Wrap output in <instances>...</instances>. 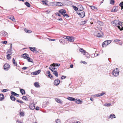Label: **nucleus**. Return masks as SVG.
Wrapping results in <instances>:
<instances>
[{
    "label": "nucleus",
    "mask_w": 123,
    "mask_h": 123,
    "mask_svg": "<svg viewBox=\"0 0 123 123\" xmlns=\"http://www.w3.org/2000/svg\"><path fill=\"white\" fill-rule=\"evenodd\" d=\"M25 4L28 7H29L31 6V5L30 3L27 2H25Z\"/></svg>",
    "instance_id": "obj_31"
},
{
    "label": "nucleus",
    "mask_w": 123,
    "mask_h": 123,
    "mask_svg": "<svg viewBox=\"0 0 123 123\" xmlns=\"http://www.w3.org/2000/svg\"><path fill=\"white\" fill-rule=\"evenodd\" d=\"M73 67V64H71L70 65V67L71 68H72Z\"/></svg>",
    "instance_id": "obj_63"
},
{
    "label": "nucleus",
    "mask_w": 123,
    "mask_h": 123,
    "mask_svg": "<svg viewBox=\"0 0 123 123\" xmlns=\"http://www.w3.org/2000/svg\"><path fill=\"white\" fill-rule=\"evenodd\" d=\"M97 36L98 37H101L102 36V35L100 33H98Z\"/></svg>",
    "instance_id": "obj_38"
},
{
    "label": "nucleus",
    "mask_w": 123,
    "mask_h": 123,
    "mask_svg": "<svg viewBox=\"0 0 123 123\" xmlns=\"http://www.w3.org/2000/svg\"><path fill=\"white\" fill-rule=\"evenodd\" d=\"M11 54H8L7 56V58L8 59H10L11 58V56H10Z\"/></svg>",
    "instance_id": "obj_40"
},
{
    "label": "nucleus",
    "mask_w": 123,
    "mask_h": 123,
    "mask_svg": "<svg viewBox=\"0 0 123 123\" xmlns=\"http://www.w3.org/2000/svg\"><path fill=\"white\" fill-rule=\"evenodd\" d=\"M12 62H13V63L14 64V65L16 66H17V63L15 62V59L14 58H13V59Z\"/></svg>",
    "instance_id": "obj_37"
},
{
    "label": "nucleus",
    "mask_w": 123,
    "mask_h": 123,
    "mask_svg": "<svg viewBox=\"0 0 123 123\" xmlns=\"http://www.w3.org/2000/svg\"><path fill=\"white\" fill-rule=\"evenodd\" d=\"M122 25H123V22H120V21L119 25H117V27H118V29H119L120 30H121V29L123 28Z\"/></svg>",
    "instance_id": "obj_9"
},
{
    "label": "nucleus",
    "mask_w": 123,
    "mask_h": 123,
    "mask_svg": "<svg viewBox=\"0 0 123 123\" xmlns=\"http://www.w3.org/2000/svg\"><path fill=\"white\" fill-rule=\"evenodd\" d=\"M4 70H7L10 68V65L6 63L4 65Z\"/></svg>",
    "instance_id": "obj_8"
},
{
    "label": "nucleus",
    "mask_w": 123,
    "mask_h": 123,
    "mask_svg": "<svg viewBox=\"0 0 123 123\" xmlns=\"http://www.w3.org/2000/svg\"><path fill=\"white\" fill-rule=\"evenodd\" d=\"M41 70H39L38 71L35 72L33 73V74L34 75H37L39 74Z\"/></svg>",
    "instance_id": "obj_15"
},
{
    "label": "nucleus",
    "mask_w": 123,
    "mask_h": 123,
    "mask_svg": "<svg viewBox=\"0 0 123 123\" xmlns=\"http://www.w3.org/2000/svg\"><path fill=\"white\" fill-rule=\"evenodd\" d=\"M82 101H81L79 99H76L75 102L77 104H81V102Z\"/></svg>",
    "instance_id": "obj_18"
},
{
    "label": "nucleus",
    "mask_w": 123,
    "mask_h": 123,
    "mask_svg": "<svg viewBox=\"0 0 123 123\" xmlns=\"http://www.w3.org/2000/svg\"><path fill=\"white\" fill-rule=\"evenodd\" d=\"M24 31L28 33H30L32 32V31L31 30H28L26 29H24Z\"/></svg>",
    "instance_id": "obj_29"
},
{
    "label": "nucleus",
    "mask_w": 123,
    "mask_h": 123,
    "mask_svg": "<svg viewBox=\"0 0 123 123\" xmlns=\"http://www.w3.org/2000/svg\"><path fill=\"white\" fill-rule=\"evenodd\" d=\"M111 104L110 103L109 104H105L104 105L105 106H108L111 105Z\"/></svg>",
    "instance_id": "obj_44"
},
{
    "label": "nucleus",
    "mask_w": 123,
    "mask_h": 123,
    "mask_svg": "<svg viewBox=\"0 0 123 123\" xmlns=\"http://www.w3.org/2000/svg\"><path fill=\"white\" fill-rule=\"evenodd\" d=\"M67 99H68L71 101H74L75 100V99L74 98L69 97H68Z\"/></svg>",
    "instance_id": "obj_22"
},
{
    "label": "nucleus",
    "mask_w": 123,
    "mask_h": 123,
    "mask_svg": "<svg viewBox=\"0 0 123 123\" xmlns=\"http://www.w3.org/2000/svg\"><path fill=\"white\" fill-rule=\"evenodd\" d=\"M72 6V7L74 9L75 11H77V10H78V8H77L74 5Z\"/></svg>",
    "instance_id": "obj_35"
},
{
    "label": "nucleus",
    "mask_w": 123,
    "mask_h": 123,
    "mask_svg": "<svg viewBox=\"0 0 123 123\" xmlns=\"http://www.w3.org/2000/svg\"><path fill=\"white\" fill-rule=\"evenodd\" d=\"M116 7H113L112 10L111 11V12H116L117 11V10L116 9Z\"/></svg>",
    "instance_id": "obj_25"
},
{
    "label": "nucleus",
    "mask_w": 123,
    "mask_h": 123,
    "mask_svg": "<svg viewBox=\"0 0 123 123\" xmlns=\"http://www.w3.org/2000/svg\"><path fill=\"white\" fill-rule=\"evenodd\" d=\"M47 73L49 75L50 74V72L49 71H47Z\"/></svg>",
    "instance_id": "obj_61"
},
{
    "label": "nucleus",
    "mask_w": 123,
    "mask_h": 123,
    "mask_svg": "<svg viewBox=\"0 0 123 123\" xmlns=\"http://www.w3.org/2000/svg\"><path fill=\"white\" fill-rule=\"evenodd\" d=\"M68 36H64L63 37V38L65 39H67L68 37H68Z\"/></svg>",
    "instance_id": "obj_60"
},
{
    "label": "nucleus",
    "mask_w": 123,
    "mask_h": 123,
    "mask_svg": "<svg viewBox=\"0 0 123 123\" xmlns=\"http://www.w3.org/2000/svg\"><path fill=\"white\" fill-rule=\"evenodd\" d=\"M111 41H112L111 40H106L102 43V46H104V45L105 46H106L111 43Z\"/></svg>",
    "instance_id": "obj_5"
},
{
    "label": "nucleus",
    "mask_w": 123,
    "mask_h": 123,
    "mask_svg": "<svg viewBox=\"0 0 123 123\" xmlns=\"http://www.w3.org/2000/svg\"><path fill=\"white\" fill-rule=\"evenodd\" d=\"M55 122L56 123H60L61 121L59 119H57L56 121Z\"/></svg>",
    "instance_id": "obj_46"
},
{
    "label": "nucleus",
    "mask_w": 123,
    "mask_h": 123,
    "mask_svg": "<svg viewBox=\"0 0 123 123\" xmlns=\"http://www.w3.org/2000/svg\"><path fill=\"white\" fill-rule=\"evenodd\" d=\"M4 98V96L2 94H0V101L2 100Z\"/></svg>",
    "instance_id": "obj_26"
},
{
    "label": "nucleus",
    "mask_w": 123,
    "mask_h": 123,
    "mask_svg": "<svg viewBox=\"0 0 123 123\" xmlns=\"http://www.w3.org/2000/svg\"><path fill=\"white\" fill-rule=\"evenodd\" d=\"M35 109L37 110H39V108L37 106L36 107Z\"/></svg>",
    "instance_id": "obj_54"
},
{
    "label": "nucleus",
    "mask_w": 123,
    "mask_h": 123,
    "mask_svg": "<svg viewBox=\"0 0 123 123\" xmlns=\"http://www.w3.org/2000/svg\"><path fill=\"white\" fill-rule=\"evenodd\" d=\"M49 69L53 72V73L54 72V70L53 69V68L51 66L50 67H49Z\"/></svg>",
    "instance_id": "obj_41"
},
{
    "label": "nucleus",
    "mask_w": 123,
    "mask_h": 123,
    "mask_svg": "<svg viewBox=\"0 0 123 123\" xmlns=\"http://www.w3.org/2000/svg\"><path fill=\"white\" fill-rule=\"evenodd\" d=\"M98 29L99 30H101L102 28H101V27H100V28H98V27H96V29Z\"/></svg>",
    "instance_id": "obj_58"
},
{
    "label": "nucleus",
    "mask_w": 123,
    "mask_h": 123,
    "mask_svg": "<svg viewBox=\"0 0 123 123\" xmlns=\"http://www.w3.org/2000/svg\"><path fill=\"white\" fill-rule=\"evenodd\" d=\"M55 101L57 102L60 103H61V100L60 99L56 98L55 99Z\"/></svg>",
    "instance_id": "obj_34"
},
{
    "label": "nucleus",
    "mask_w": 123,
    "mask_h": 123,
    "mask_svg": "<svg viewBox=\"0 0 123 123\" xmlns=\"http://www.w3.org/2000/svg\"><path fill=\"white\" fill-rule=\"evenodd\" d=\"M51 66L52 67L53 69L54 70H56V69L57 68H55V67H54V65H51Z\"/></svg>",
    "instance_id": "obj_43"
},
{
    "label": "nucleus",
    "mask_w": 123,
    "mask_h": 123,
    "mask_svg": "<svg viewBox=\"0 0 123 123\" xmlns=\"http://www.w3.org/2000/svg\"><path fill=\"white\" fill-rule=\"evenodd\" d=\"M90 7H91V8L92 10L94 9H97V7H96L95 6H90Z\"/></svg>",
    "instance_id": "obj_32"
},
{
    "label": "nucleus",
    "mask_w": 123,
    "mask_h": 123,
    "mask_svg": "<svg viewBox=\"0 0 123 123\" xmlns=\"http://www.w3.org/2000/svg\"><path fill=\"white\" fill-rule=\"evenodd\" d=\"M24 114V113L23 112H21L20 113V115L21 116H23Z\"/></svg>",
    "instance_id": "obj_47"
},
{
    "label": "nucleus",
    "mask_w": 123,
    "mask_h": 123,
    "mask_svg": "<svg viewBox=\"0 0 123 123\" xmlns=\"http://www.w3.org/2000/svg\"><path fill=\"white\" fill-rule=\"evenodd\" d=\"M48 39L50 41H54L55 40V39H51L49 38H48Z\"/></svg>",
    "instance_id": "obj_53"
},
{
    "label": "nucleus",
    "mask_w": 123,
    "mask_h": 123,
    "mask_svg": "<svg viewBox=\"0 0 123 123\" xmlns=\"http://www.w3.org/2000/svg\"><path fill=\"white\" fill-rule=\"evenodd\" d=\"M51 65H54V66L55 67H59L60 65V64L59 63H53Z\"/></svg>",
    "instance_id": "obj_28"
},
{
    "label": "nucleus",
    "mask_w": 123,
    "mask_h": 123,
    "mask_svg": "<svg viewBox=\"0 0 123 123\" xmlns=\"http://www.w3.org/2000/svg\"><path fill=\"white\" fill-rule=\"evenodd\" d=\"M110 3L112 5H113L114 3V1L113 0H110Z\"/></svg>",
    "instance_id": "obj_42"
},
{
    "label": "nucleus",
    "mask_w": 123,
    "mask_h": 123,
    "mask_svg": "<svg viewBox=\"0 0 123 123\" xmlns=\"http://www.w3.org/2000/svg\"><path fill=\"white\" fill-rule=\"evenodd\" d=\"M119 71L117 68L116 69H115L113 71L112 73L113 75L114 76H117L119 75Z\"/></svg>",
    "instance_id": "obj_3"
},
{
    "label": "nucleus",
    "mask_w": 123,
    "mask_h": 123,
    "mask_svg": "<svg viewBox=\"0 0 123 123\" xmlns=\"http://www.w3.org/2000/svg\"><path fill=\"white\" fill-rule=\"evenodd\" d=\"M34 85L36 87H39L40 86L39 84L37 82L35 83Z\"/></svg>",
    "instance_id": "obj_20"
},
{
    "label": "nucleus",
    "mask_w": 123,
    "mask_h": 123,
    "mask_svg": "<svg viewBox=\"0 0 123 123\" xmlns=\"http://www.w3.org/2000/svg\"><path fill=\"white\" fill-rule=\"evenodd\" d=\"M116 117L115 115L112 114H111L110 116L108 117V118H111V119H113V118H115Z\"/></svg>",
    "instance_id": "obj_17"
},
{
    "label": "nucleus",
    "mask_w": 123,
    "mask_h": 123,
    "mask_svg": "<svg viewBox=\"0 0 123 123\" xmlns=\"http://www.w3.org/2000/svg\"><path fill=\"white\" fill-rule=\"evenodd\" d=\"M105 93L104 92H102L100 93L101 94V96H102L103 95H104V94Z\"/></svg>",
    "instance_id": "obj_55"
},
{
    "label": "nucleus",
    "mask_w": 123,
    "mask_h": 123,
    "mask_svg": "<svg viewBox=\"0 0 123 123\" xmlns=\"http://www.w3.org/2000/svg\"><path fill=\"white\" fill-rule=\"evenodd\" d=\"M79 50L80 52H81L83 53V54L85 55L86 57L87 58H89L90 57L89 54L86 51L83 49L80 48Z\"/></svg>",
    "instance_id": "obj_2"
},
{
    "label": "nucleus",
    "mask_w": 123,
    "mask_h": 123,
    "mask_svg": "<svg viewBox=\"0 0 123 123\" xmlns=\"http://www.w3.org/2000/svg\"><path fill=\"white\" fill-rule=\"evenodd\" d=\"M82 62L84 64H87V62H85L83 61Z\"/></svg>",
    "instance_id": "obj_62"
},
{
    "label": "nucleus",
    "mask_w": 123,
    "mask_h": 123,
    "mask_svg": "<svg viewBox=\"0 0 123 123\" xmlns=\"http://www.w3.org/2000/svg\"><path fill=\"white\" fill-rule=\"evenodd\" d=\"M66 77V76L63 75L61 77V79H64Z\"/></svg>",
    "instance_id": "obj_48"
},
{
    "label": "nucleus",
    "mask_w": 123,
    "mask_h": 123,
    "mask_svg": "<svg viewBox=\"0 0 123 123\" xmlns=\"http://www.w3.org/2000/svg\"><path fill=\"white\" fill-rule=\"evenodd\" d=\"M16 101L17 102L19 103H20L22 104L23 103V102L21 100H17Z\"/></svg>",
    "instance_id": "obj_45"
},
{
    "label": "nucleus",
    "mask_w": 123,
    "mask_h": 123,
    "mask_svg": "<svg viewBox=\"0 0 123 123\" xmlns=\"http://www.w3.org/2000/svg\"><path fill=\"white\" fill-rule=\"evenodd\" d=\"M68 38L67 40L69 42H72L74 41V38L73 37L71 36L70 37L68 36L67 37Z\"/></svg>",
    "instance_id": "obj_7"
},
{
    "label": "nucleus",
    "mask_w": 123,
    "mask_h": 123,
    "mask_svg": "<svg viewBox=\"0 0 123 123\" xmlns=\"http://www.w3.org/2000/svg\"><path fill=\"white\" fill-rule=\"evenodd\" d=\"M60 83V81L58 80H55L54 81V84L55 86H57L59 85Z\"/></svg>",
    "instance_id": "obj_10"
},
{
    "label": "nucleus",
    "mask_w": 123,
    "mask_h": 123,
    "mask_svg": "<svg viewBox=\"0 0 123 123\" xmlns=\"http://www.w3.org/2000/svg\"><path fill=\"white\" fill-rule=\"evenodd\" d=\"M7 91V89H4L2 91V92H5Z\"/></svg>",
    "instance_id": "obj_52"
},
{
    "label": "nucleus",
    "mask_w": 123,
    "mask_h": 123,
    "mask_svg": "<svg viewBox=\"0 0 123 123\" xmlns=\"http://www.w3.org/2000/svg\"><path fill=\"white\" fill-rule=\"evenodd\" d=\"M123 2H122L121 3H120L119 4V6L121 7V9L122 10L123 8Z\"/></svg>",
    "instance_id": "obj_33"
},
{
    "label": "nucleus",
    "mask_w": 123,
    "mask_h": 123,
    "mask_svg": "<svg viewBox=\"0 0 123 123\" xmlns=\"http://www.w3.org/2000/svg\"><path fill=\"white\" fill-rule=\"evenodd\" d=\"M27 67H25L23 68H22V69L23 70H25L27 69Z\"/></svg>",
    "instance_id": "obj_56"
},
{
    "label": "nucleus",
    "mask_w": 123,
    "mask_h": 123,
    "mask_svg": "<svg viewBox=\"0 0 123 123\" xmlns=\"http://www.w3.org/2000/svg\"><path fill=\"white\" fill-rule=\"evenodd\" d=\"M35 105L33 103H32L29 106V108L31 110H34L35 109Z\"/></svg>",
    "instance_id": "obj_11"
},
{
    "label": "nucleus",
    "mask_w": 123,
    "mask_h": 123,
    "mask_svg": "<svg viewBox=\"0 0 123 123\" xmlns=\"http://www.w3.org/2000/svg\"><path fill=\"white\" fill-rule=\"evenodd\" d=\"M55 4L56 6H62L63 5V4L62 3L59 2H56Z\"/></svg>",
    "instance_id": "obj_16"
},
{
    "label": "nucleus",
    "mask_w": 123,
    "mask_h": 123,
    "mask_svg": "<svg viewBox=\"0 0 123 123\" xmlns=\"http://www.w3.org/2000/svg\"><path fill=\"white\" fill-rule=\"evenodd\" d=\"M55 14L56 15L60 17L61 16V15L58 12H56L55 13Z\"/></svg>",
    "instance_id": "obj_50"
},
{
    "label": "nucleus",
    "mask_w": 123,
    "mask_h": 123,
    "mask_svg": "<svg viewBox=\"0 0 123 123\" xmlns=\"http://www.w3.org/2000/svg\"><path fill=\"white\" fill-rule=\"evenodd\" d=\"M7 43V42L6 41H5L2 42H1V43H2L6 44Z\"/></svg>",
    "instance_id": "obj_49"
},
{
    "label": "nucleus",
    "mask_w": 123,
    "mask_h": 123,
    "mask_svg": "<svg viewBox=\"0 0 123 123\" xmlns=\"http://www.w3.org/2000/svg\"><path fill=\"white\" fill-rule=\"evenodd\" d=\"M29 62H33V60L32 59H31L29 56L28 57L27 59Z\"/></svg>",
    "instance_id": "obj_30"
},
{
    "label": "nucleus",
    "mask_w": 123,
    "mask_h": 123,
    "mask_svg": "<svg viewBox=\"0 0 123 123\" xmlns=\"http://www.w3.org/2000/svg\"><path fill=\"white\" fill-rule=\"evenodd\" d=\"M22 98L23 99H24L25 100H28L27 98L25 96H23L22 97Z\"/></svg>",
    "instance_id": "obj_36"
},
{
    "label": "nucleus",
    "mask_w": 123,
    "mask_h": 123,
    "mask_svg": "<svg viewBox=\"0 0 123 123\" xmlns=\"http://www.w3.org/2000/svg\"><path fill=\"white\" fill-rule=\"evenodd\" d=\"M8 35V34L4 31H2L0 32V35L1 36H7Z\"/></svg>",
    "instance_id": "obj_6"
},
{
    "label": "nucleus",
    "mask_w": 123,
    "mask_h": 123,
    "mask_svg": "<svg viewBox=\"0 0 123 123\" xmlns=\"http://www.w3.org/2000/svg\"><path fill=\"white\" fill-rule=\"evenodd\" d=\"M73 123H80L79 122H74Z\"/></svg>",
    "instance_id": "obj_64"
},
{
    "label": "nucleus",
    "mask_w": 123,
    "mask_h": 123,
    "mask_svg": "<svg viewBox=\"0 0 123 123\" xmlns=\"http://www.w3.org/2000/svg\"><path fill=\"white\" fill-rule=\"evenodd\" d=\"M21 56L23 57L24 58L26 59L29 56V55H28L26 54L25 53L23 55H22Z\"/></svg>",
    "instance_id": "obj_12"
},
{
    "label": "nucleus",
    "mask_w": 123,
    "mask_h": 123,
    "mask_svg": "<svg viewBox=\"0 0 123 123\" xmlns=\"http://www.w3.org/2000/svg\"><path fill=\"white\" fill-rule=\"evenodd\" d=\"M8 18L10 19H11L12 21H14L15 20V19L14 18V17L13 16H8Z\"/></svg>",
    "instance_id": "obj_19"
},
{
    "label": "nucleus",
    "mask_w": 123,
    "mask_h": 123,
    "mask_svg": "<svg viewBox=\"0 0 123 123\" xmlns=\"http://www.w3.org/2000/svg\"><path fill=\"white\" fill-rule=\"evenodd\" d=\"M97 94V95L98 96H97L98 97L101 96L100 93Z\"/></svg>",
    "instance_id": "obj_59"
},
{
    "label": "nucleus",
    "mask_w": 123,
    "mask_h": 123,
    "mask_svg": "<svg viewBox=\"0 0 123 123\" xmlns=\"http://www.w3.org/2000/svg\"><path fill=\"white\" fill-rule=\"evenodd\" d=\"M119 41H120V40H118L117 39H116L115 40V42H117L118 41L119 42Z\"/></svg>",
    "instance_id": "obj_57"
},
{
    "label": "nucleus",
    "mask_w": 123,
    "mask_h": 123,
    "mask_svg": "<svg viewBox=\"0 0 123 123\" xmlns=\"http://www.w3.org/2000/svg\"><path fill=\"white\" fill-rule=\"evenodd\" d=\"M87 21V20L86 19V20H85L84 21H82V24L84 25V24H86V23Z\"/></svg>",
    "instance_id": "obj_39"
},
{
    "label": "nucleus",
    "mask_w": 123,
    "mask_h": 123,
    "mask_svg": "<svg viewBox=\"0 0 123 123\" xmlns=\"http://www.w3.org/2000/svg\"><path fill=\"white\" fill-rule=\"evenodd\" d=\"M119 22L120 21L119 20H114L113 22H112V23L113 24H115V25H119Z\"/></svg>",
    "instance_id": "obj_13"
},
{
    "label": "nucleus",
    "mask_w": 123,
    "mask_h": 123,
    "mask_svg": "<svg viewBox=\"0 0 123 123\" xmlns=\"http://www.w3.org/2000/svg\"><path fill=\"white\" fill-rule=\"evenodd\" d=\"M48 76L51 79H52L53 78V76L52 75L50 74H49Z\"/></svg>",
    "instance_id": "obj_51"
},
{
    "label": "nucleus",
    "mask_w": 123,
    "mask_h": 123,
    "mask_svg": "<svg viewBox=\"0 0 123 123\" xmlns=\"http://www.w3.org/2000/svg\"><path fill=\"white\" fill-rule=\"evenodd\" d=\"M20 91L22 95H23L25 93V91L24 89H20Z\"/></svg>",
    "instance_id": "obj_27"
},
{
    "label": "nucleus",
    "mask_w": 123,
    "mask_h": 123,
    "mask_svg": "<svg viewBox=\"0 0 123 123\" xmlns=\"http://www.w3.org/2000/svg\"><path fill=\"white\" fill-rule=\"evenodd\" d=\"M11 94L12 95H13L16 97H18L19 96V95L18 94H17L13 92H11Z\"/></svg>",
    "instance_id": "obj_14"
},
{
    "label": "nucleus",
    "mask_w": 123,
    "mask_h": 123,
    "mask_svg": "<svg viewBox=\"0 0 123 123\" xmlns=\"http://www.w3.org/2000/svg\"><path fill=\"white\" fill-rule=\"evenodd\" d=\"M77 13L81 18H83L85 16V12L83 11L80 10V12H78Z\"/></svg>",
    "instance_id": "obj_4"
},
{
    "label": "nucleus",
    "mask_w": 123,
    "mask_h": 123,
    "mask_svg": "<svg viewBox=\"0 0 123 123\" xmlns=\"http://www.w3.org/2000/svg\"><path fill=\"white\" fill-rule=\"evenodd\" d=\"M10 98L13 101H15L16 100V98L15 97L12 95H11Z\"/></svg>",
    "instance_id": "obj_23"
},
{
    "label": "nucleus",
    "mask_w": 123,
    "mask_h": 123,
    "mask_svg": "<svg viewBox=\"0 0 123 123\" xmlns=\"http://www.w3.org/2000/svg\"><path fill=\"white\" fill-rule=\"evenodd\" d=\"M53 74H54L55 75L56 77H58V72L56 70L54 71Z\"/></svg>",
    "instance_id": "obj_24"
},
{
    "label": "nucleus",
    "mask_w": 123,
    "mask_h": 123,
    "mask_svg": "<svg viewBox=\"0 0 123 123\" xmlns=\"http://www.w3.org/2000/svg\"><path fill=\"white\" fill-rule=\"evenodd\" d=\"M59 12L62 14L64 17L66 18L69 17V16L66 14V11L65 10L62 9L59 10Z\"/></svg>",
    "instance_id": "obj_1"
},
{
    "label": "nucleus",
    "mask_w": 123,
    "mask_h": 123,
    "mask_svg": "<svg viewBox=\"0 0 123 123\" xmlns=\"http://www.w3.org/2000/svg\"><path fill=\"white\" fill-rule=\"evenodd\" d=\"M29 48L30 50L32 51H35L36 50V48L35 47H30Z\"/></svg>",
    "instance_id": "obj_21"
}]
</instances>
